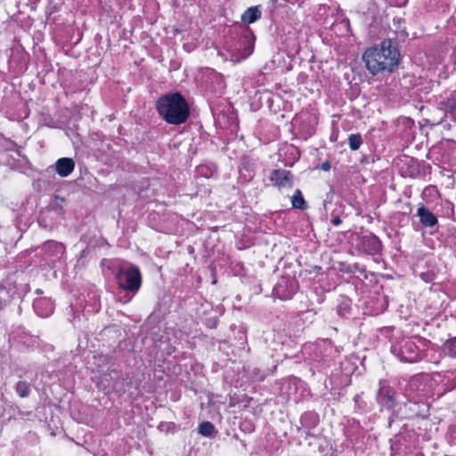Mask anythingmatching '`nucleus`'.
Listing matches in <instances>:
<instances>
[{
  "label": "nucleus",
  "instance_id": "1",
  "mask_svg": "<svg viewBox=\"0 0 456 456\" xmlns=\"http://www.w3.org/2000/svg\"><path fill=\"white\" fill-rule=\"evenodd\" d=\"M401 54L397 45L392 39H384L380 44L365 50L362 60L370 73L392 72L398 65Z\"/></svg>",
  "mask_w": 456,
  "mask_h": 456
},
{
  "label": "nucleus",
  "instance_id": "2",
  "mask_svg": "<svg viewBox=\"0 0 456 456\" xmlns=\"http://www.w3.org/2000/svg\"><path fill=\"white\" fill-rule=\"evenodd\" d=\"M159 116L168 124L181 125L190 116V108L184 97L179 93L162 95L156 102Z\"/></svg>",
  "mask_w": 456,
  "mask_h": 456
},
{
  "label": "nucleus",
  "instance_id": "3",
  "mask_svg": "<svg viewBox=\"0 0 456 456\" xmlns=\"http://www.w3.org/2000/svg\"><path fill=\"white\" fill-rule=\"evenodd\" d=\"M116 281L118 287L134 295L142 284V275L135 265L121 266L116 273Z\"/></svg>",
  "mask_w": 456,
  "mask_h": 456
},
{
  "label": "nucleus",
  "instance_id": "4",
  "mask_svg": "<svg viewBox=\"0 0 456 456\" xmlns=\"http://www.w3.org/2000/svg\"><path fill=\"white\" fill-rule=\"evenodd\" d=\"M395 354L401 362H416L421 358L419 346L411 340L403 342L399 347L393 348Z\"/></svg>",
  "mask_w": 456,
  "mask_h": 456
},
{
  "label": "nucleus",
  "instance_id": "5",
  "mask_svg": "<svg viewBox=\"0 0 456 456\" xmlns=\"http://www.w3.org/2000/svg\"><path fill=\"white\" fill-rule=\"evenodd\" d=\"M16 292L15 281L11 277L0 283V311L11 302Z\"/></svg>",
  "mask_w": 456,
  "mask_h": 456
},
{
  "label": "nucleus",
  "instance_id": "6",
  "mask_svg": "<svg viewBox=\"0 0 456 456\" xmlns=\"http://www.w3.org/2000/svg\"><path fill=\"white\" fill-rule=\"evenodd\" d=\"M270 180L273 185L279 188L293 186V175L290 171L285 169H274L270 175Z\"/></svg>",
  "mask_w": 456,
  "mask_h": 456
},
{
  "label": "nucleus",
  "instance_id": "7",
  "mask_svg": "<svg viewBox=\"0 0 456 456\" xmlns=\"http://www.w3.org/2000/svg\"><path fill=\"white\" fill-rule=\"evenodd\" d=\"M95 364L98 366V371L101 372L103 376H110V379H114L111 377V373L117 374V370L115 368V362L111 356L107 354H99L95 357Z\"/></svg>",
  "mask_w": 456,
  "mask_h": 456
},
{
  "label": "nucleus",
  "instance_id": "8",
  "mask_svg": "<svg viewBox=\"0 0 456 456\" xmlns=\"http://www.w3.org/2000/svg\"><path fill=\"white\" fill-rule=\"evenodd\" d=\"M416 215L419 223L425 228H434L438 224L436 215L422 203L419 205Z\"/></svg>",
  "mask_w": 456,
  "mask_h": 456
},
{
  "label": "nucleus",
  "instance_id": "9",
  "mask_svg": "<svg viewBox=\"0 0 456 456\" xmlns=\"http://www.w3.org/2000/svg\"><path fill=\"white\" fill-rule=\"evenodd\" d=\"M395 392L390 387L380 383V387L377 395V400L383 407L391 409L395 404Z\"/></svg>",
  "mask_w": 456,
  "mask_h": 456
},
{
  "label": "nucleus",
  "instance_id": "10",
  "mask_svg": "<svg viewBox=\"0 0 456 456\" xmlns=\"http://www.w3.org/2000/svg\"><path fill=\"white\" fill-rule=\"evenodd\" d=\"M296 291L295 281L281 280L274 288L275 295L281 299L287 300L292 297Z\"/></svg>",
  "mask_w": 456,
  "mask_h": 456
},
{
  "label": "nucleus",
  "instance_id": "11",
  "mask_svg": "<svg viewBox=\"0 0 456 456\" xmlns=\"http://www.w3.org/2000/svg\"><path fill=\"white\" fill-rule=\"evenodd\" d=\"M33 308L40 317H48L53 312V305L50 298L39 297L34 300Z\"/></svg>",
  "mask_w": 456,
  "mask_h": 456
},
{
  "label": "nucleus",
  "instance_id": "12",
  "mask_svg": "<svg viewBox=\"0 0 456 456\" xmlns=\"http://www.w3.org/2000/svg\"><path fill=\"white\" fill-rule=\"evenodd\" d=\"M254 44L255 36L250 29H248L242 34L239 42L240 45L238 49L240 50V48L243 47V53H241L242 59H246L253 53Z\"/></svg>",
  "mask_w": 456,
  "mask_h": 456
},
{
  "label": "nucleus",
  "instance_id": "13",
  "mask_svg": "<svg viewBox=\"0 0 456 456\" xmlns=\"http://www.w3.org/2000/svg\"><path fill=\"white\" fill-rule=\"evenodd\" d=\"M362 248L369 255H376L381 250V242L375 235H366L362 238Z\"/></svg>",
  "mask_w": 456,
  "mask_h": 456
},
{
  "label": "nucleus",
  "instance_id": "14",
  "mask_svg": "<svg viewBox=\"0 0 456 456\" xmlns=\"http://www.w3.org/2000/svg\"><path fill=\"white\" fill-rule=\"evenodd\" d=\"M42 249L48 257L53 260L61 258L64 254V246L55 240H48L42 246Z\"/></svg>",
  "mask_w": 456,
  "mask_h": 456
},
{
  "label": "nucleus",
  "instance_id": "15",
  "mask_svg": "<svg viewBox=\"0 0 456 456\" xmlns=\"http://www.w3.org/2000/svg\"><path fill=\"white\" fill-rule=\"evenodd\" d=\"M75 168V162L70 158H61L55 163L56 173L61 177L69 176Z\"/></svg>",
  "mask_w": 456,
  "mask_h": 456
},
{
  "label": "nucleus",
  "instance_id": "16",
  "mask_svg": "<svg viewBox=\"0 0 456 456\" xmlns=\"http://www.w3.org/2000/svg\"><path fill=\"white\" fill-rule=\"evenodd\" d=\"M300 423L303 428L310 430L318 425L319 417L314 412L307 411L301 416Z\"/></svg>",
  "mask_w": 456,
  "mask_h": 456
},
{
  "label": "nucleus",
  "instance_id": "17",
  "mask_svg": "<svg viewBox=\"0 0 456 456\" xmlns=\"http://www.w3.org/2000/svg\"><path fill=\"white\" fill-rule=\"evenodd\" d=\"M261 18V10L258 6L248 8L241 15V20L246 23H254Z\"/></svg>",
  "mask_w": 456,
  "mask_h": 456
},
{
  "label": "nucleus",
  "instance_id": "18",
  "mask_svg": "<svg viewBox=\"0 0 456 456\" xmlns=\"http://www.w3.org/2000/svg\"><path fill=\"white\" fill-rule=\"evenodd\" d=\"M442 386L444 393L452 391L456 388V371L448 372L442 380Z\"/></svg>",
  "mask_w": 456,
  "mask_h": 456
},
{
  "label": "nucleus",
  "instance_id": "19",
  "mask_svg": "<svg viewBox=\"0 0 456 456\" xmlns=\"http://www.w3.org/2000/svg\"><path fill=\"white\" fill-rule=\"evenodd\" d=\"M439 109L444 110L446 114H456V99L449 97L439 103Z\"/></svg>",
  "mask_w": 456,
  "mask_h": 456
},
{
  "label": "nucleus",
  "instance_id": "20",
  "mask_svg": "<svg viewBox=\"0 0 456 456\" xmlns=\"http://www.w3.org/2000/svg\"><path fill=\"white\" fill-rule=\"evenodd\" d=\"M291 204L294 208L300 210H305L307 208V204L304 200L302 192L299 189L295 191L294 195L291 198Z\"/></svg>",
  "mask_w": 456,
  "mask_h": 456
},
{
  "label": "nucleus",
  "instance_id": "21",
  "mask_svg": "<svg viewBox=\"0 0 456 456\" xmlns=\"http://www.w3.org/2000/svg\"><path fill=\"white\" fill-rule=\"evenodd\" d=\"M15 390L19 396L25 398L30 394V386L28 382L20 380L16 383Z\"/></svg>",
  "mask_w": 456,
  "mask_h": 456
},
{
  "label": "nucleus",
  "instance_id": "22",
  "mask_svg": "<svg viewBox=\"0 0 456 456\" xmlns=\"http://www.w3.org/2000/svg\"><path fill=\"white\" fill-rule=\"evenodd\" d=\"M444 351L446 354L456 358V337L448 339L444 344Z\"/></svg>",
  "mask_w": 456,
  "mask_h": 456
},
{
  "label": "nucleus",
  "instance_id": "23",
  "mask_svg": "<svg viewBox=\"0 0 456 456\" xmlns=\"http://www.w3.org/2000/svg\"><path fill=\"white\" fill-rule=\"evenodd\" d=\"M349 147L352 151H357L362 144V138L360 134H352L348 137Z\"/></svg>",
  "mask_w": 456,
  "mask_h": 456
},
{
  "label": "nucleus",
  "instance_id": "24",
  "mask_svg": "<svg viewBox=\"0 0 456 456\" xmlns=\"http://www.w3.org/2000/svg\"><path fill=\"white\" fill-rule=\"evenodd\" d=\"M199 433L204 436H211L215 431L214 425L209 421H205L200 424Z\"/></svg>",
  "mask_w": 456,
  "mask_h": 456
},
{
  "label": "nucleus",
  "instance_id": "25",
  "mask_svg": "<svg viewBox=\"0 0 456 456\" xmlns=\"http://www.w3.org/2000/svg\"><path fill=\"white\" fill-rule=\"evenodd\" d=\"M420 278L426 282H431L435 278V274L431 272L421 273Z\"/></svg>",
  "mask_w": 456,
  "mask_h": 456
},
{
  "label": "nucleus",
  "instance_id": "26",
  "mask_svg": "<svg viewBox=\"0 0 456 456\" xmlns=\"http://www.w3.org/2000/svg\"><path fill=\"white\" fill-rule=\"evenodd\" d=\"M349 311V306L347 305H340L338 307V313L340 314V315H344L346 314V313H348Z\"/></svg>",
  "mask_w": 456,
  "mask_h": 456
},
{
  "label": "nucleus",
  "instance_id": "27",
  "mask_svg": "<svg viewBox=\"0 0 456 456\" xmlns=\"http://www.w3.org/2000/svg\"><path fill=\"white\" fill-rule=\"evenodd\" d=\"M52 212V209H47L41 213V216L39 217V224H43V222L45 221V217L48 216Z\"/></svg>",
  "mask_w": 456,
  "mask_h": 456
},
{
  "label": "nucleus",
  "instance_id": "28",
  "mask_svg": "<svg viewBox=\"0 0 456 456\" xmlns=\"http://www.w3.org/2000/svg\"><path fill=\"white\" fill-rule=\"evenodd\" d=\"M331 167V165L329 161H325L322 164V169L323 171H329Z\"/></svg>",
  "mask_w": 456,
  "mask_h": 456
},
{
  "label": "nucleus",
  "instance_id": "29",
  "mask_svg": "<svg viewBox=\"0 0 456 456\" xmlns=\"http://www.w3.org/2000/svg\"><path fill=\"white\" fill-rule=\"evenodd\" d=\"M331 223L334 224V225H339L341 223H342V220L339 216H334L332 219H331Z\"/></svg>",
  "mask_w": 456,
  "mask_h": 456
},
{
  "label": "nucleus",
  "instance_id": "30",
  "mask_svg": "<svg viewBox=\"0 0 456 456\" xmlns=\"http://www.w3.org/2000/svg\"><path fill=\"white\" fill-rule=\"evenodd\" d=\"M421 406H422L423 409L421 411H419V412H418V413L419 414H425L428 411V407H427L426 404H422Z\"/></svg>",
  "mask_w": 456,
  "mask_h": 456
},
{
  "label": "nucleus",
  "instance_id": "31",
  "mask_svg": "<svg viewBox=\"0 0 456 456\" xmlns=\"http://www.w3.org/2000/svg\"><path fill=\"white\" fill-rule=\"evenodd\" d=\"M169 424H170V423H161V424L159 425V428L160 429H163V428H166V426H168Z\"/></svg>",
  "mask_w": 456,
  "mask_h": 456
},
{
  "label": "nucleus",
  "instance_id": "32",
  "mask_svg": "<svg viewBox=\"0 0 456 456\" xmlns=\"http://www.w3.org/2000/svg\"><path fill=\"white\" fill-rule=\"evenodd\" d=\"M417 381L412 380L410 384L411 387H414L416 385Z\"/></svg>",
  "mask_w": 456,
  "mask_h": 456
}]
</instances>
